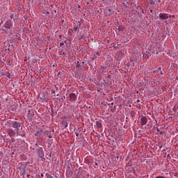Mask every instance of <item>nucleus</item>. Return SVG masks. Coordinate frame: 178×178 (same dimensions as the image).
Wrapping results in <instances>:
<instances>
[{
    "mask_svg": "<svg viewBox=\"0 0 178 178\" xmlns=\"http://www.w3.org/2000/svg\"><path fill=\"white\" fill-rule=\"evenodd\" d=\"M12 127L15 129L17 133V136H19L20 131V127H22V123L17 121H13Z\"/></svg>",
    "mask_w": 178,
    "mask_h": 178,
    "instance_id": "1",
    "label": "nucleus"
},
{
    "mask_svg": "<svg viewBox=\"0 0 178 178\" xmlns=\"http://www.w3.org/2000/svg\"><path fill=\"white\" fill-rule=\"evenodd\" d=\"M69 99L70 102H76V100L77 99V95H76L75 93H70L69 95Z\"/></svg>",
    "mask_w": 178,
    "mask_h": 178,
    "instance_id": "2",
    "label": "nucleus"
},
{
    "mask_svg": "<svg viewBox=\"0 0 178 178\" xmlns=\"http://www.w3.org/2000/svg\"><path fill=\"white\" fill-rule=\"evenodd\" d=\"M37 155L39 156L40 158H42V156H45L44 154V149L42 147H39L37 149Z\"/></svg>",
    "mask_w": 178,
    "mask_h": 178,
    "instance_id": "3",
    "label": "nucleus"
},
{
    "mask_svg": "<svg viewBox=\"0 0 178 178\" xmlns=\"http://www.w3.org/2000/svg\"><path fill=\"white\" fill-rule=\"evenodd\" d=\"M159 18L161 20H168L169 19V15L167 13H160Z\"/></svg>",
    "mask_w": 178,
    "mask_h": 178,
    "instance_id": "4",
    "label": "nucleus"
},
{
    "mask_svg": "<svg viewBox=\"0 0 178 178\" xmlns=\"http://www.w3.org/2000/svg\"><path fill=\"white\" fill-rule=\"evenodd\" d=\"M8 134L10 136V137H15V136H16V134H17V132H16L15 130H13L12 129H8Z\"/></svg>",
    "mask_w": 178,
    "mask_h": 178,
    "instance_id": "5",
    "label": "nucleus"
},
{
    "mask_svg": "<svg viewBox=\"0 0 178 178\" xmlns=\"http://www.w3.org/2000/svg\"><path fill=\"white\" fill-rule=\"evenodd\" d=\"M140 122L142 126H145V124H147L148 122V119H147V117L143 116L140 119Z\"/></svg>",
    "mask_w": 178,
    "mask_h": 178,
    "instance_id": "6",
    "label": "nucleus"
},
{
    "mask_svg": "<svg viewBox=\"0 0 178 178\" xmlns=\"http://www.w3.org/2000/svg\"><path fill=\"white\" fill-rule=\"evenodd\" d=\"M33 117H34V110H33V109L28 110V118L29 119H31Z\"/></svg>",
    "mask_w": 178,
    "mask_h": 178,
    "instance_id": "7",
    "label": "nucleus"
},
{
    "mask_svg": "<svg viewBox=\"0 0 178 178\" xmlns=\"http://www.w3.org/2000/svg\"><path fill=\"white\" fill-rule=\"evenodd\" d=\"M96 126L97 129H102V123H101L100 122H96Z\"/></svg>",
    "mask_w": 178,
    "mask_h": 178,
    "instance_id": "8",
    "label": "nucleus"
},
{
    "mask_svg": "<svg viewBox=\"0 0 178 178\" xmlns=\"http://www.w3.org/2000/svg\"><path fill=\"white\" fill-rule=\"evenodd\" d=\"M41 134H42V130L37 131V132L35 134V136L36 137H40V136H41Z\"/></svg>",
    "mask_w": 178,
    "mask_h": 178,
    "instance_id": "9",
    "label": "nucleus"
},
{
    "mask_svg": "<svg viewBox=\"0 0 178 178\" xmlns=\"http://www.w3.org/2000/svg\"><path fill=\"white\" fill-rule=\"evenodd\" d=\"M112 12V10L108 9L106 12V16H111V13Z\"/></svg>",
    "mask_w": 178,
    "mask_h": 178,
    "instance_id": "10",
    "label": "nucleus"
},
{
    "mask_svg": "<svg viewBox=\"0 0 178 178\" xmlns=\"http://www.w3.org/2000/svg\"><path fill=\"white\" fill-rule=\"evenodd\" d=\"M40 99H42V101H48V97H47V96H43L40 97Z\"/></svg>",
    "mask_w": 178,
    "mask_h": 178,
    "instance_id": "11",
    "label": "nucleus"
},
{
    "mask_svg": "<svg viewBox=\"0 0 178 178\" xmlns=\"http://www.w3.org/2000/svg\"><path fill=\"white\" fill-rule=\"evenodd\" d=\"M74 30L75 31H77V30H80V27H79V26L74 25Z\"/></svg>",
    "mask_w": 178,
    "mask_h": 178,
    "instance_id": "12",
    "label": "nucleus"
},
{
    "mask_svg": "<svg viewBox=\"0 0 178 178\" xmlns=\"http://www.w3.org/2000/svg\"><path fill=\"white\" fill-rule=\"evenodd\" d=\"M62 124H63V127H64L65 129H66V127H67V122H64L62 123Z\"/></svg>",
    "mask_w": 178,
    "mask_h": 178,
    "instance_id": "13",
    "label": "nucleus"
},
{
    "mask_svg": "<svg viewBox=\"0 0 178 178\" xmlns=\"http://www.w3.org/2000/svg\"><path fill=\"white\" fill-rule=\"evenodd\" d=\"M46 177L47 178H54V177L51 175H49V173H46Z\"/></svg>",
    "mask_w": 178,
    "mask_h": 178,
    "instance_id": "14",
    "label": "nucleus"
},
{
    "mask_svg": "<svg viewBox=\"0 0 178 178\" xmlns=\"http://www.w3.org/2000/svg\"><path fill=\"white\" fill-rule=\"evenodd\" d=\"M123 29H124L123 26H118V31H123Z\"/></svg>",
    "mask_w": 178,
    "mask_h": 178,
    "instance_id": "15",
    "label": "nucleus"
},
{
    "mask_svg": "<svg viewBox=\"0 0 178 178\" xmlns=\"http://www.w3.org/2000/svg\"><path fill=\"white\" fill-rule=\"evenodd\" d=\"M1 30H2L3 33H7V31H8V29H2Z\"/></svg>",
    "mask_w": 178,
    "mask_h": 178,
    "instance_id": "16",
    "label": "nucleus"
},
{
    "mask_svg": "<svg viewBox=\"0 0 178 178\" xmlns=\"http://www.w3.org/2000/svg\"><path fill=\"white\" fill-rule=\"evenodd\" d=\"M76 67H80V64L79 61L76 62Z\"/></svg>",
    "mask_w": 178,
    "mask_h": 178,
    "instance_id": "17",
    "label": "nucleus"
},
{
    "mask_svg": "<svg viewBox=\"0 0 178 178\" xmlns=\"http://www.w3.org/2000/svg\"><path fill=\"white\" fill-rule=\"evenodd\" d=\"M155 178H166V177H163V176H157V177H156Z\"/></svg>",
    "mask_w": 178,
    "mask_h": 178,
    "instance_id": "18",
    "label": "nucleus"
},
{
    "mask_svg": "<svg viewBox=\"0 0 178 178\" xmlns=\"http://www.w3.org/2000/svg\"><path fill=\"white\" fill-rule=\"evenodd\" d=\"M156 131H157V133H161V130L159 129V127L156 128Z\"/></svg>",
    "mask_w": 178,
    "mask_h": 178,
    "instance_id": "19",
    "label": "nucleus"
},
{
    "mask_svg": "<svg viewBox=\"0 0 178 178\" xmlns=\"http://www.w3.org/2000/svg\"><path fill=\"white\" fill-rule=\"evenodd\" d=\"M78 23H79V26L81 27V22L79 21Z\"/></svg>",
    "mask_w": 178,
    "mask_h": 178,
    "instance_id": "20",
    "label": "nucleus"
},
{
    "mask_svg": "<svg viewBox=\"0 0 178 178\" xmlns=\"http://www.w3.org/2000/svg\"><path fill=\"white\" fill-rule=\"evenodd\" d=\"M63 45H65V43L63 42H62L61 43H60V47H62Z\"/></svg>",
    "mask_w": 178,
    "mask_h": 178,
    "instance_id": "21",
    "label": "nucleus"
},
{
    "mask_svg": "<svg viewBox=\"0 0 178 178\" xmlns=\"http://www.w3.org/2000/svg\"><path fill=\"white\" fill-rule=\"evenodd\" d=\"M40 158H41V159H42V162H44V161H45V158H44V156L40 157Z\"/></svg>",
    "mask_w": 178,
    "mask_h": 178,
    "instance_id": "22",
    "label": "nucleus"
},
{
    "mask_svg": "<svg viewBox=\"0 0 178 178\" xmlns=\"http://www.w3.org/2000/svg\"><path fill=\"white\" fill-rule=\"evenodd\" d=\"M92 59H97V56H94L93 57H92Z\"/></svg>",
    "mask_w": 178,
    "mask_h": 178,
    "instance_id": "23",
    "label": "nucleus"
},
{
    "mask_svg": "<svg viewBox=\"0 0 178 178\" xmlns=\"http://www.w3.org/2000/svg\"><path fill=\"white\" fill-rule=\"evenodd\" d=\"M51 94H55V90H51Z\"/></svg>",
    "mask_w": 178,
    "mask_h": 178,
    "instance_id": "24",
    "label": "nucleus"
},
{
    "mask_svg": "<svg viewBox=\"0 0 178 178\" xmlns=\"http://www.w3.org/2000/svg\"><path fill=\"white\" fill-rule=\"evenodd\" d=\"M159 133H160L161 136H162L163 134V131H160V132H159Z\"/></svg>",
    "mask_w": 178,
    "mask_h": 178,
    "instance_id": "25",
    "label": "nucleus"
},
{
    "mask_svg": "<svg viewBox=\"0 0 178 178\" xmlns=\"http://www.w3.org/2000/svg\"><path fill=\"white\" fill-rule=\"evenodd\" d=\"M48 137H49V138H52V136H51V135H49Z\"/></svg>",
    "mask_w": 178,
    "mask_h": 178,
    "instance_id": "26",
    "label": "nucleus"
},
{
    "mask_svg": "<svg viewBox=\"0 0 178 178\" xmlns=\"http://www.w3.org/2000/svg\"><path fill=\"white\" fill-rule=\"evenodd\" d=\"M95 166H98V163L95 162Z\"/></svg>",
    "mask_w": 178,
    "mask_h": 178,
    "instance_id": "27",
    "label": "nucleus"
},
{
    "mask_svg": "<svg viewBox=\"0 0 178 178\" xmlns=\"http://www.w3.org/2000/svg\"><path fill=\"white\" fill-rule=\"evenodd\" d=\"M58 37L62 39V35H59Z\"/></svg>",
    "mask_w": 178,
    "mask_h": 178,
    "instance_id": "28",
    "label": "nucleus"
},
{
    "mask_svg": "<svg viewBox=\"0 0 178 178\" xmlns=\"http://www.w3.org/2000/svg\"><path fill=\"white\" fill-rule=\"evenodd\" d=\"M41 177H44V174L40 175Z\"/></svg>",
    "mask_w": 178,
    "mask_h": 178,
    "instance_id": "29",
    "label": "nucleus"
},
{
    "mask_svg": "<svg viewBox=\"0 0 178 178\" xmlns=\"http://www.w3.org/2000/svg\"><path fill=\"white\" fill-rule=\"evenodd\" d=\"M76 137H79V134L76 133Z\"/></svg>",
    "mask_w": 178,
    "mask_h": 178,
    "instance_id": "30",
    "label": "nucleus"
},
{
    "mask_svg": "<svg viewBox=\"0 0 178 178\" xmlns=\"http://www.w3.org/2000/svg\"><path fill=\"white\" fill-rule=\"evenodd\" d=\"M67 42V40H65V42H65V44H66V42Z\"/></svg>",
    "mask_w": 178,
    "mask_h": 178,
    "instance_id": "31",
    "label": "nucleus"
},
{
    "mask_svg": "<svg viewBox=\"0 0 178 178\" xmlns=\"http://www.w3.org/2000/svg\"><path fill=\"white\" fill-rule=\"evenodd\" d=\"M97 56H99V54L97 53Z\"/></svg>",
    "mask_w": 178,
    "mask_h": 178,
    "instance_id": "32",
    "label": "nucleus"
},
{
    "mask_svg": "<svg viewBox=\"0 0 178 178\" xmlns=\"http://www.w3.org/2000/svg\"><path fill=\"white\" fill-rule=\"evenodd\" d=\"M161 148H162V146H160V147H159V149H161Z\"/></svg>",
    "mask_w": 178,
    "mask_h": 178,
    "instance_id": "33",
    "label": "nucleus"
},
{
    "mask_svg": "<svg viewBox=\"0 0 178 178\" xmlns=\"http://www.w3.org/2000/svg\"><path fill=\"white\" fill-rule=\"evenodd\" d=\"M168 150V149H165L163 151L165 152V151H167Z\"/></svg>",
    "mask_w": 178,
    "mask_h": 178,
    "instance_id": "34",
    "label": "nucleus"
},
{
    "mask_svg": "<svg viewBox=\"0 0 178 178\" xmlns=\"http://www.w3.org/2000/svg\"><path fill=\"white\" fill-rule=\"evenodd\" d=\"M56 96H57V97H59V94H57Z\"/></svg>",
    "mask_w": 178,
    "mask_h": 178,
    "instance_id": "35",
    "label": "nucleus"
},
{
    "mask_svg": "<svg viewBox=\"0 0 178 178\" xmlns=\"http://www.w3.org/2000/svg\"><path fill=\"white\" fill-rule=\"evenodd\" d=\"M2 24V22H0V26Z\"/></svg>",
    "mask_w": 178,
    "mask_h": 178,
    "instance_id": "36",
    "label": "nucleus"
},
{
    "mask_svg": "<svg viewBox=\"0 0 178 178\" xmlns=\"http://www.w3.org/2000/svg\"><path fill=\"white\" fill-rule=\"evenodd\" d=\"M47 14H49V12H47Z\"/></svg>",
    "mask_w": 178,
    "mask_h": 178,
    "instance_id": "37",
    "label": "nucleus"
},
{
    "mask_svg": "<svg viewBox=\"0 0 178 178\" xmlns=\"http://www.w3.org/2000/svg\"><path fill=\"white\" fill-rule=\"evenodd\" d=\"M168 156H170V154H168Z\"/></svg>",
    "mask_w": 178,
    "mask_h": 178,
    "instance_id": "38",
    "label": "nucleus"
}]
</instances>
